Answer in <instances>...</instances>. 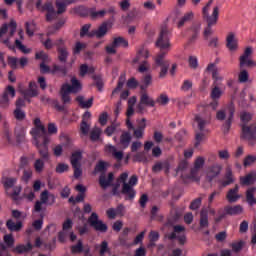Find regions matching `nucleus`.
<instances>
[{
	"instance_id": "nucleus-40",
	"label": "nucleus",
	"mask_w": 256,
	"mask_h": 256,
	"mask_svg": "<svg viewBox=\"0 0 256 256\" xmlns=\"http://www.w3.org/2000/svg\"><path fill=\"white\" fill-rule=\"evenodd\" d=\"M76 101H78L79 105H81L84 109H89V107L93 105V98L85 101V98H83V96H78L76 98Z\"/></svg>"
},
{
	"instance_id": "nucleus-50",
	"label": "nucleus",
	"mask_w": 256,
	"mask_h": 256,
	"mask_svg": "<svg viewBox=\"0 0 256 256\" xmlns=\"http://www.w3.org/2000/svg\"><path fill=\"white\" fill-rule=\"evenodd\" d=\"M34 169L36 173H42L43 169H45V162L41 159H37L34 162Z\"/></svg>"
},
{
	"instance_id": "nucleus-47",
	"label": "nucleus",
	"mask_w": 256,
	"mask_h": 256,
	"mask_svg": "<svg viewBox=\"0 0 256 256\" xmlns=\"http://www.w3.org/2000/svg\"><path fill=\"white\" fill-rule=\"evenodd\" d=\"M87 48V44L83 42H76L74 47H73V53L74 55H79L81 51H84V49Z\"/></svg>"
},
{
	"instance_id": "nucleus-10",
	"label": "nucleus",
	"mask_w": 256,
	"mask_h": 256,
	"mask_svg": "<svg viewBox=\"0 0 256 256\" xmlns=\"http://www.w3.org/2000/svg\"><path fill=\"white\" fill-rule=\"evenodd\" d=\"M35 57L36 59H40L42 61L40 64L41 73H57L61 71V68H59L57 65H54L52 70L49 68V66L45 65V63H49V61H51V58H49L47 53L40 51L36 53Z\"/></svg>"
},
{
	"instance_id": "nucleus-46",
	"label": "nucleus",
	"mask_w": 256,
	"mask_h": 256,
	"mask_svg": "<svg viewBox=\"0 0 256 256\" xmlns=\"http://www.w3.org/2000/svg\"><path fill=\"white\" fill-rule=\"evenodd\" d=\"M209 226V218L207 212L202 210L200 213V227H208Z\"/></svg>"
},
{
	"instance_id": "nucleus-48",
	"label": "nucleus",
	"mask_w": 256,
	"mask_h": 256,
	"mask_svg": "<svg viewBox=\"0 0 256 256\" xmlns=\"http://www.w3.org/2000/svg\"><path fill=\"white\" fill-rule=\"evenodd\" d=\"M119 131H121V129L119 128V125L112 124L111 126H108L106 128L105 133L108 137H111V135H113V133H119Z\"/></svg>"
},
{
	"instance_id": "nucleus-33",
	"label": "nucleus",
	"mask_w": 256,
	"mask_h": 256,
	"mask_svg": "<svg viewBox=\"0 0 256 256\" xmlns=\"http://www.w3.org/2000/svg\"><path fill=\"white\" fill-rule=\"evenodd\" d=\"M71 227H73V221H71V219H67L64 223H63V231L59 233V241H61L63 243V241H65V237L67 231H69V229H71Z\"/></svg>"
},
{
	"instance_id": "nucleus-26",
	"label": "nucleus",
	"mask_w": 256,
	"mask_h": 256,
	"mask_svg": "<svg viewBox=\"0 0 256 256\" xmlns=\"http://www.w3.org/2000/svg\"><path fill=\"white\" fill-rule=\"evenodd\" d=\"M76 191H79V194L77 195V197H70L69 198V203H81L82 201L85 200V191H87V189L85 188V186L79 184L76 186Z\"/></svg>"
},
{
	"instance_id": "nucleus-36",
	"label": "nucleus",
	"mask_w": 256,
	"mask_h": 256,
	"mask_svg": "<svg viewBox=\"0 0 256 256\" xmlns=\"http://www.w3.org/2000/svg\"><path fill=\"white\" fill-rule=\"evenodd\" d=\"M233 179V171H231V168H226V174L224 176V181L221 182L222 187H227V185H231V183H234Z\"/></svg>"
},
{
	"instance_id": "nucleus-34",
	"label": "nucleus",
	"mask_w": 256,
	"mask_h": 256,
	"mask_svg": "<svg viewBox=\"0 0 256 256\" xmlns=\"http://www.w3.org/2000/svg\"><path fill=\"white\" fill-rule=\"evenodd\" d=\"M227 215H241L243 213V207L241 205L227 206L224 208Z\"/></svg>"
},
{
	"instance_id": "nucleus-35",
	"label": "nucleus",
	"mask_w": 256,
	"mask_h": 256,
	"mask_svg": "<svg viewBox=\"0 0 256 256\" xmlns=\"http://www.w3.org/2000/svg\"><path fill=\"white\" fill-rule=\"evenodd\" d=\"M131 143V134L129 132H122L120 136V147L127 149Z\"/></svg>"
},
{
	"instance_id": "nucleus-7",
	"label": "nucleus",
	"mask_w": 256,
	"mask_h": 256,
	"mask_svg": "<svg viewBox=\"0 0 256 256\" xmlns=\"http://www.w3.org/2000/svg\"><path fill=\"white\" fill-rule=\"evenodd\" d=\"M149 59V50L144 46H141L137 50L136 57L134 58V63H139L138 71L139 73H145L151 69V65L147 61Z\"/></svg>"
},
{
	"instance_id": "nucleus-20",
	"label": "nucleus",
	"mask_w": 256,
	"mask_h": 256,
	"mask_svg": "<svg viewBox=\"0 0 256 256\" xmlns=\"http://www.w3.org/2000/svg\"><path fill=\"white\" fill-rule=\"evenodd\" d=\"M63 39H59L55 42L56 47H58V59L62 63H65L67 61V57H69V52L67 51V48L63 46Z\"/></svg>"
},
{
	"instance_id": "nucleus-41",
	"label": "nucleus",
	"mask_w": 256,
	"mask_h": 256,
	"mask_svg": "<svg viewBox=\"0 0 256 256\" xmlns=\"http://www.w3.org/2000/svg\"><path fill=\"white\" fill-rule=\"evenodd\" d=\"M35 31H37V24H35L34 21L26 22V33L29 37H33L35 34Z\"/></svg>"
},
{
	"instance_id": "nucleus-43",
	"label": "nucleus",
	"mask_w": 256,
	"mask_h": 256,
	"mask_svg": "<svg viewBox=\"0 0 256 256\" xmlns=\"http://www.w3.org/2000/svg\"><path fill=\"white\" fill-rule=\"evenodd\" d=\"M114 47H128L129 46V42L123 38V37H116L114 38L113 42Z\"/></svg>"
},
{
	"instance_id": "nucleus-37",
	"label": "nucleus",
	"mask_w": 256,
	"mask_h": 256,
	"mask_svg": "<svg viewBox=\"0 0 256 256\" xmlns=\"http://www.w3.org/2000/svg\"><path fill=\"white\" fill-rule=\"evenodd\" d=\"M140 102L146 107H155V100L151 98L147 93H142L140 96Z\"/></svg>"
},
{
	"instance_id": "nucleus-5",
	"label": "nucleus",
	"mask_w": 256,
	"mask_h": 256,
	"mask_svg": "<svg viewBox=\"0 0 256 256\" xmlns=\"http://www.w3.org/2000/svg\"><path fill=\"white\" fill-rule=\"evenodd\" d=\"M129 177V174L127 172H124L120 175V177L118 178V183H123L122 186V193L123 195H127L126 199H135V189H133V187H135V185H137L139 179L137 178L136 175H133L130 177L129 182L127 183V178Z\"/></svg>"
},
{
	"instance_id": "nucleus-51",
	"label": "nucleus",
	"mask_w": 256,
	"mask_h": 256,
	"mask_svg": "<svg viewBox=\"0 0 256 256\" xmlns=\"http://www.w3.org/2000/svg\"><path fill=\"white\" fill-rule=\"evenodd\" d=\"M99 137H101V128L95 127L91 131L90 138L92 141H98Z\"/></svg>"
},
{
	"instance_id": "nucleus-18",
	"label": "nucleus",
	"mask_w": 256,
	"mask_h": 256,
	"mask_svg": "<svg viewBox=\"0 0 256 256\" xmlns=\"http://www.w3.org/2000/svg\"><path fill=\"white\" fill-rule=\"evenodd\" d=\"M137 103V97L133 96L128 100V109L126 112L127 115V120H126V125L128 127V129H135L133 127V123H131V116L133 115V113H135V110L133 109V106Z\"/></svg>"
},
{
	"instance_id": "nucleus-38",
	"label": "nucleus",
	"mask_w": 256,
	"mask_h": 256,
	"mask_svg": "<svg viewBox=\"0 0 256 256\" xmlns=\"http://www.w3.org/2000/svg\"><path fill=\"white\" fill-rule=\"evenodd\" d=\"M256 181V174L250 173L244 177H240V183L241 185H253Z\"/></svg>"
},
{
	"instance_id": "nucleus-9",
	"label": "nucleus",
	"mask_w": 256,
	"mask_h": 256,
	"mask_svg": "<svg viewBox=\"0 0 256 256\" xmlns=\"http://www.w3.org/2000/svg\"><path fill=\"white\" fill-rule=\"evenodd\" d=\"M15 31H17V22H15V20H11L8 25L4 24L0 28L1 42L4 45H6V47H9V49H13V46H11V44H9V38L5 39L3 37H5V35H7V33H9V37H13V35L15 34Z\"/></svg>"
},
{
	"instance_id": "nucleus-28",
	"label": "nucleus",
	"mask_w": 256,
	"mask_h": 256,
	"mask_svg": "<svg viewBox=\"0 0 256 256\" xmlns=\"http://www.w3.org/2000/svg\"><path fill=\"white\" fill-rule=\"evenodd\" d=\"M226 47L229 51H237L238 41L234 33H229L226 37Z\"/></svg>"
},
{
	"instance_id": "nucleus-8",
	"label": "nucleus",
	"mask_w": 256,
	"mask_h": 256,
	"mask_svg": "<svg viewBox=\"0 0 256 256\" xmlns=\"http://www.w3.org/2000/svg\"><path fill=\"white\" fill-rule=\"evenodd\" d=\"M233 115H235V106L233 104H230L216 113V119H218V121H226L224 131H229V127H231V123L233 122Z\"/></svg>"
},
{
	"instance_id": "nucleus-45",
	"label": "nucleus",
	"mask_w": 256,
	"mask_h": 256,
	"mask_svg": "<svg viewBox=\"0 0 256 256\" xmlns=\"http://www.w3.org/2000/svg\"><path fill=\"white\" fill-rule=\"evenodd\" d=\"M246 199L249 205L255 204V188H250L246 192Z\"/></svg>"
},
{
	"instance_id": "nucleus-12",
	"label": "nucleus",
	"mask_w": 256,
	"mask_h": 256,
	"mask_svg": "<svg viewBox=\"0 0 256 256\" xmlns=\"http://www.w3.org/2000/svg\"><path fill=\"white\" fill-rule=\"evenodd\" d=\"M242 138L247 141L248 145H255L256 143V126L250 125L242 126Z\"/></svg>"
},
{
	"instance_id": "nucleus-62",
	"label": "nucleus",
	"mask_w": 256,
	"mask_h": 256,
	"mask_svg": "<svg viewBox=\"0 0 256 256\" xmlns=\"http://www.w3.org/2000/svg\"><path fill=\"white\" fill-rule=\"evenodd\" d=\"M14 117L18 121H23V119H25V112H23V110H21V108H16L14 111Z\"/></svg>"
},
{
	"instance_id": "nucleus-53",
	"label": "nucleus",
	"mask_w": 256,
	"mask_h": 256,
	"mask_svg": "<svg viewBox=\"0 0 256 256\" xmlns=\"http://www.w3.org/2000/svg\"><path fill=\"white\" fill-rule=\"evenodd\" d=\"M63 25H65V22H59L54 27L49 28L47 31V36L49 37L54 35V33H57V31H59L60 27H63Z\"/></svg>"
},
{
	"instance_id": "nucleus-11",
	"label": "nucleus",
	"mask_w": 256,
	"mask_h": 256,
	"mask_svg": "<svg viewBox=\"0 0 256 256\" xmlns=\"http://www.w3.org/2000/svg\"><path fill=\"white\" fill-rule=\"evenodd\" d=\"M55 203V195L49 193L48 190H44L40 194V201H36L34 205V211L39 213L43 209V205H53Z\"/></svg>"
},
{
	"instance_id": "nucleus-49",
	"label": "nucleus",
	"mask_w": 256,
	"mask_h": 256,
	"mask_svg": "<svg viewBox=\"0 0 256 256\" xmlns=\"http://www.w3.org/2000/svg\"><path fill=\"white\" fill-rule=\"evenodd\" d=\"M17 183V178H4L3 184L6 189V191H9L11 187H13Z\"/></svg>"
},
{
	"instance_id": "nucleus-57",
	"label": "nucleus",
	"mask_w": 256,
	"mask_h": 256,
	"mask_svg": "<svg viewBox=\"0 0 256 256\" xmlns=\"http://www.w3.org/2000/svg\"><path fill=\"white\" fill-rule=\"evenodd\" d=\"M8 65L11 69H17V67H19V59L16 57H8Z\"/></svg>"
},
{
	"instance_id": "nucleus-59",
	"label": "nucleus",
	"mask_w": 256,
	"mask_h": 256,
	"mask_svg": "<svg viewBox=\"0 0 256 256\" xmlns=\"http://www.w3.org/2000/svg\"><path fill=\"white\" fill-rule=\"evenodd\" d=\"M143 83H144V85L141 86V89H147V87H149V85H151V83H153V78L151 77V74H147L143 78Z\"/></svg>"
},
{
	"instance_id": "nucleus-3",
	"label": "nucleus",
	"mask_w": 256,
	"mask_h": 256,
	"mask_svg": "<svg viewBox=\"0 0 256 256\" xmlns=\"http://www.w3.org/2000/svg\"><path fill=\"white\" fill-rule=\"evenodd\" d=\"M213 1H209L207 5L203 8V17L206 20L208 27L204 31V37L205 39H209L211 35H213V29L211 28L212 25H217V21L219 19V7H214L212 15L209 16V7H211V4Z\"/></svg>"
},
{
	"instance_id": "nucleus-32",
	"label": "nucleus",
	"mask_w": 256,
	"mask_h": 256,
	"mask_svg": "<svg viewBox=\"0 0 256 256\" xmlns=\"http://www.w3.org/2000/svg\"><path fill=\"white\" fill-rule=\"evenodd\" d=\"M193 17H195L193 11L186 12L177 23L178 29H181V27H183L185 23H189V21H191Z\"/></svg>"
},
{
	"instance_id": "nucleus-22",
	"label": "nucleus",
	"mask_w": 256,
	"mask_h": 256,
	"mask_svg": "<svg viewBox=\"0 0 256 256\" xmlns=\"http://www.w3.org/2000/svg\"><path fill=\"white\" fill-rule=\"evenodd\" d=\"M73 3H77V0H56L55 5L57 9V14L61 15L67 11V5H73Z\"/></svg>"
},
{
	"instance_id": "nucleus-17",
	"label": "nucleus",
	"mask_w": 256,
	"mask_h": 256,
	"mask_svg": "<svg viewBox=\"0 0 256 256\" xmlns=\"http://www.w3.org/2000/svg\"><path fill=\"white\" fill-rule=\"evenodd\" d=\"M113 24L109 22H104L97 30H93L90 32L89 37H97L101 39V37H105L107 35V31L111 29Z\"/></svg>"
},
{
	"instance_id": "nucleus-19",
	"label": "nucleus",
	"mask_w": 256,
	"mask_h": 256,
	"mask_svg": "<svg viewBox=\"0 0 256 256\" xmlns=\"http://www.w3.org/2000/svg\"><path fill=\"white\" fill-rule=\"evenodd\" d=\"M223 167L220 164H214L208 168L206 173V179L211 183L215 179V177H219L221 174Z\"/></svg>"
},
{
	"instance_id": "nucleus-61",
	"label": "nucleus",
	"mask_w": 256,
	"mask_h": 256,
	"mask_svg": "<svg viewBox=\"0 0 256 256\" xmlns=\"http://www.w3.org/2000/svg\"><path fill=\"white\" fill-rule=\"evenodd\" d=\"M256 161V156L255 155H248L244 159V167H249V165H253Z\"/></svg>"
},
{
	"instance_id": "nucleus-63",
	"label": "nucleus",
	"mask_w": 256,
	"mask_h": 256,
	"mask_svg": "<svg viewBox=\"0 0 256 256\" xmlns=\"http://www.w3.org/2000/svg\"><path fill=\"white\" fill-rule=\"evenodd\" d=\"M253 53V49L251 47H248L245 49L244 54L240 57V62L243 64L245 63L246 59H249V56Z\"/></svg>"
},
{
	"instance_id": "nucleus-54",
	"label": "nucleus",
	"mask_w": 256,
	"mask_h": 256,
	"mask_svg": "<svg viewBox=\"0 0 256 256\" xmlns=\"http://www.w3.org/2000/svg\"><path fill=\"white\" fill-rule=\"evenodd\" d=\"M143 7L147 11H155V9H157L155 2H153L152 0H147L146 2H144Z\"/></svg>"
},
{
	"instance_id": "nucleus-1",
	"label": "nucleus",
	"mask_w": 256,
	"mask_h": 256,
	"mask_svg": "<svg viewBox=\"0 0 256 256\" xmlns=\"http://www.w3.org/2000/svg\"><path fill=\"white\" fill-rule=\"evenodd\" d=\"M156 47L160 49V52L155 58V64L157 67H161L159 77L163 78L165 75H167V72L169 71V65H171V62L169 60H165V55L169 53L171 50V42H169V30L167 28H163L160 32V35L156 41Z\"/></svg>"
},
{
	"instance_id": "nucleus-31",
	"label": "nucleus",
	"mask_w": 256,
	"mask_h": 256,
	"mask_svg": "<svg viewBox=\"0 0 256 256\" xmlns=\"http://www.w3.org/2000/svg\"><path fill=\"white\" fill-rule=\"evenodd\" d=\"M209 119H211V114H208L207 116L196 115L195 121L200 131H203V129H205V125L209 123Z\"/></svg>"
},
{
	"instance_id": "nucleus-13",
	"label": "nucleus",
	"mask_w": 256,
	"mask_h": 256,
	"mask_svg": "<svg viewBox=\"0 0 256 256\" xmlns=\"http://www.w3.org/2000/svg\"><path fill=\"white\" fill-rule=\"evenodd\" d=\"M204 165H205V158L202 156L197 157L194 162V167L192 168L190 173V177L193 179V181L201 180L200 171L201 169H203Z\"/></svg>"
},
{
	"instance_id": "nucleus-60",
	"label": "nucleus",
	"mask_w": 256,
	"mask_h": 256,
	"mask_svg": "<svg viewBox=\"0 0 256 256\" xmlns=\"http://www.w3.org/2000/svg\"><path fill=\"white\" fill-rule=\"evenodd\" d=\"M156 103H159V105H167L169 103V96L166 94H161L157 99Z\"/></svg>"
},
{
	"instance_id": "nucleus-39",
	"label": "nucleus",
	"mask_w": 256,
	"mask_h": 256,
	"mask_svg": "<svg viewBox=\"0 0 256 256\" xmlns=\"http://www.w3.org/2000/svg\"><path fill=\"white\" fill-rule=\"evenodd\" d=\"M81 159H82L81 152H79V151L74 152L71 156V165H72V167L81 166V163H80Z\"/></svg>"
},
{
	"instance_id": "nucleus-24",
	"label": "nucleus",
	"mask_w": 256,
	"mask_h": 256,
	"mask_svg": "<svg viewBox=\"0 0 256 256\" xmlns=\"http://www.w3.org/2000/svg\"><path fill=\"white\" fill-rule=\"evenodd\" d=\"M22 95L26 100L31 99V97H37V95H39V92L37 91V84L35 82H30L29 88L22 91Z\"/></svg>"
},
{
	"instance_id": "nucleus-30",
	"label": "nucleus",
	"mask_w": 256,
	"mask_h": 256,
	"mask_svg": "<svg viewBox=\"0 0 256 256\" xmlns=\"http://www.w3.org/2000/svg\"><path fill=\"white\" fill-rule=\"evenodd\" d=\"M113 179V173H109L108 177L105 176V174H102L99 179L100 187H102V189H107V187H109L111 183H113Z\"/></svg>"
},
{
	"instance_id": "nucleus-16",
	"label": "nucleus",
	"mask_w": 256,
	"mask_h": 256,
	"mask_svg": "<svg viewBox=\"0 0 256 256\" xmlns=\"http://www.w3.org/2000/svg\"><path fill=\"white\" fill-rule=\"evenodd\" d=\"M15 97V88L13 86H8L4 91L3 96L0 99L1 107H8L9 101Z\"/></svg>"
},
{
	"instance_id": "nucleus-29",
	"label": "nucleus",
	"mask_w": 256,
	"mask_h": 256,
	"mask_svg": "<svg viewBox=\"0 0 256 256\" xmlns=\"http://www.w3.org/2000/svg\"><path fill=\"white\" fill-rule=\"evenodd\" d=\"M33 249V244L28 242L27 244H19L15 248L12 249L13 253H18L19 255L23 253H29Z\"/></svg>"
},
{
	"instance_id": "nucleus-58",
	"label": "nucleus",
	"mask_w": 256,
	"mask_h": 256,
	"mask_svg": "<svg viewBox=\"0 0 256 256\" xmlns=\"http://www.w3.org/2000/svg\"><path fill=\"white\" fill-rule=\"evenodd\" d=\"M89 29H91V24H86L82 26L80 31V37H89V34H91V32H89Z\"/></svg>"
},
{
	"instance_id": "nucleus-23",
	"label": "nucleus",
	"mask_w": 256,
	"mask_h": 256,
	"mask_svg": "<svg viewBox=\"0 0 256 256\" xmlns=\"http://www.w3.org/2000/svg\"><path fill=\"white\" fill-rule=\"evenodd\" d=\"M241 194H239V185H235L234 188L230 189L226 194V199L229 203H237Z\"/></svg>"
},
{
	"instance_id": "nucleus-44",
	"label": "nucleus",
	"mask_w": 256,
	"mask_h": 256,
	"mask_svg": "<svg viewBox=\"0 0 256 256\" xmlns=\"http://www.w3.org/2000/svg\"><path fill=\"white\" fill-rule=\"evenodd\" d=\"M92 73H95L94 67H88L86 64L80 66V77H85V75Z\"/></svg>"
},
{
	"instance_id": "nucleus-25",
	"label": "nucleus",
	"mask_w": 256,
	"mask_h": 256,
	"mask_svg": "<svg viewBox=\"0 0 256 256\" xmlns=\"http://www.w3.org/2000/svg\"><path fill=\"white\" fill-rule=\"evenodd\" d=\"M89 119H91V112H85L80 125L82 135H88L89 133V129L91 127V124H89Z\"/></svg>"
},
{
	"instance_id": "nucleus-21",
	"label": "nucleus",
	"mask_w": 256,
	"mask_h": 256,
	"mask_svg": "<svg viewBox=\"0 0 256 256\" xmlns=\"http://www.w3.org/2000/svg\"><path fill=\"white\" fill-rule=\"evenodd\" d=\"M105 151L109 155H112V157L115 158L116 161H122L123 160V151L118 150L117 147H115L111 144H108V145L105 146Z\"/></svg>"
},
{
	"instance_id": "nucleus-14",
	"label": "nucleus",
	"mask_w": 256,
	"mask_h": 256,
	"mask_svg": "<svg viewBox=\"0 0 256 256\" xmlns=\"http://www.w3.org/2000/svg\"><path fill=\"white\" fill-rule=\"evenodd\" d=\"M88 223L96 231H101L102 233H105V231H107V224L99 220V215H97V213L95 212H93L91 216L88 218Z\"/></svg>"
},
{
	"instance_id": "nucleus-52",
	"label": "nucleus",
	"mask_w": 256,
	"mask_h": 256,
	"mask_svg": "<svg viewBox=\"0 0 256 256\" xmlns=\"http://www.w3.org/2000/svg\"><path fill=\"white\" fill-rule=\"evenodd\" d=\"M15 45L17 49H19L22 53H31V49L27 48V46L23 45L20 40H15Z\"/></svg>"
},
{
	"instance_id": "nucleus-2",
	"label": "nucleus",
	"mask_w": 256,
	"mask_h": 256,
	"mask_svg": "<svg viewBox=\"0 0 256 256\" xmlns=\"http://www.w3.org/2000/svg\"><path fill=\"white\" fill-rule=\"evenodd\" d=\"M34 125L35 127L30 131L33 137L32 143L35 145L36 149H38V153L42 159H49V148L47 146L51 142V138L49 134H47L45 126L41 123V119L36 118Z\"/></svg>"
},
{
	"instance_id": "nucleus-42",
	"label": "nucleus",
	"mask_w": 256,
	"mask_h": 256,
	"mask_svg": "<svg viewBox=\"0 0 256 256\" xmlns=\"http://www.w3.org/2000/svg\"><path fill=\"white\" fill-rule=\"evenodd\" d=\"M8 229L10 231H21V227H23V223L21 222H13V220H8L6 223Z\"/></svg>"
},
{
	"instance_id": "nucleus-4",
	"label": "nucleus",
	"mask_w": 256,
	"mask_h": 256,
	"mask_svg": "<svg viewBox=\"0 0 256 256\" xmlns=\"http://www.w3.org/2000/svg\"><path fill=\"white\" fill-rule=\"evenodd\" d=\"M206 71L212 74L215 85L211 91L210 97L213 99V101H217L221 99V95H223V90L219 88L221 81H223V76L219 75V69H217V65L213 63L207 66Z\"/></svg>"
},
{
	"instance_id": "nucleus-64",
	"label": "nucleus",
	"mask_w": 256,
	"mask_h": 256,
	"mask_svg": "<svg viewBox=\"0 0 256 256\" xmlns=\"http://www.w3.org/2000/svg\"><path fill=\"white\" fill-rule=\"evenodd\" d=\"M240 119H241L242 123H249V121H251V119H253V115H251V113H249V112H242L240 115Z\"/></svg>"
},
{
	"instance_id": "nucleus-15",
	"label": "nucleus",
	"mask_w": 256,
	"mask_h": 256,
	"mask_svg": "<svg viewBox=\"0 0 256 256\" xmlns=\"http://www.w3.org/2000/svg\"><path fill=\"white\" fill-rule=\"evenodd\" d=\"M169 239H177L180 245H185L187 242L185 227L181 225L174 226V232L169 235Z\"/></svg>"
},
{
	"instance_id": "nucleus-6",
	"label": "nucleus",
	"mask_w": 256,
	"mask_h": 256,
	"mask_svg": "<svg viewBox=\"0 0 256 256\" xmlns=\"http://www.w3.org/2000/svg\"><path fill=\"white\" fill-rule=\"evenodd\" d=\"M71 84H64L62 85L61 88V97H62V101L65 105H67V103H71V97H69V93H79V91H81V89H83V86L81 85V82L79 80H77V78L73 77L71 79Z\"/></svg>"
},
{
	"instance_id": "nucleus-55",
	"label": "nucleus",
	"mask_w": 256,
	"mask_h": 256,
	"mask_svg": "<svg viewBox=\"0 0 256 256\" xmlns=\"http://www.w3.org/2000/svg\"><path fill=\"white\" fill-rule=\"evenodd\" d=\"M4 243L7 247H13L15 245V238H13V235L7 234L4 236Z\"/></svg>"
},
{
	"instance_id": "nucleus-27",
	"label": "nucleus",
	"mask_w": 256,
	"mask_h": 256,
	"mask_svg": "<svg viewBox=\"0 0 256 256\" xmlns=\"http://www.w3.org/2000/svg\"><path fill=\"white\" fill-rule=\"evenodd\" d=\"M71 251L72 253H84V256H92L90 251L91 248L89 246H84L83 247V241L79 240L76 245L71 246Z\"/></svg>"
},
{
	"instance_id": "nucleus-56",
	"label": "nucleus",
	"mask_w": 256,
	"mask_h": 256,
	"mask_svg": "<svg viewBox=\"0 0 256 256\" xmlns=\"http://www.w3.org/2000/svg\"><path fill=\"white\" fill-rule=\"evenodd\" d=\"M149 240H150V247H153V243H155V241H159V232L157 231H151L149 234Z\"/></svg>"
}]
</instances>
